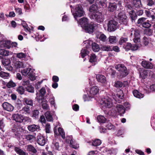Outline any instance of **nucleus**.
<instances>
[{
	"label": "nucleus",
	"mask_w": 155,
	"mask_h": 155,
	"mask_svg": "<svg viewBox=\"0 0 155 155\" xmlns=\"http://www.w3.org/2000/svg\"><path fill=\"white\" fill-rule=\"evenodd\" d=\"M39 113V111L37 110H34L32 112V117L36 119L38 117Z\"/></svg>",
	"instance_id": "49"
},
{
	"label": "nucleus",
	"mask_w": 155,
	"mask_h": 155,
	"mask_svg": "<svg viewBox=\"0 0 155 155\" xmlns=\"http://www.w3.org/2000/svg\"><path fill=\"white\" fill-rule=\"evenodd\" d=\"M25 149L27 151L29 152L31 154H33L36 153L37 150L31 145H29L25 146Z\"/></svg>",
	"instance_id": "15"
},
{
	"label": "nucleus",
	"mask_w": 155,
	"mask_h": 155,
	"mask_svg": "<svg viewBox=\"0 0 155 155\" xmlns=\"http://www.w3.org/2000/svg\"><path fill=\"white\" fill-rule=\"evenodd\" d=\"M100 103L102 105V107L110 108L113 106V104L111 99L108 97L102 98Z\"/></svg>",
	"instance_id": "5"
},
{
	"label": "nucleus",
	"mask_w": 155,
	"mask_h": 155,
	"mask_svg": "<svg viewBox=\"0 0 155 155\" xmlns=\"http://www.w3.org/2000/svg\"><path fill=\"white\" fill-rule=\"evenodd\" d=\"M89 53L88 49L87 48H84L81 51V55L82 57L83 58L87 55Z\"/></svg>",
	"instance_id": "23"
},
{
	"label": "nucleus",
	"mask_w": 155,
	"mask_h": 155,
	"mask_svg": "<svg viewBox=\"0 0 155 155\" xmlns=\"http://www.w3.org/2000/svg\"><path fill=\"white\" fill-rule=\"evenodd\" d=\"M7 86L8 88L12 87H15L16 86V84L12 81H10L7 83Z\"/></svg>",
	"instance_id": "55"
},
{
	"label": "nucleus",
	"mask_w": 155,
	"mask_h": 155,
	"mask_svg": "<svg viewBox=\"0 0 155 155\" xmlns=\"http://www.w3.org/2000/svg\"><path fill=\"white\" fill-rule=\"evenodd\" d=\"M131 44L129 43H127L125 45H124V48L126 51H127L130 49L131 50Z\"/></svg>",
	"instance_id": "58"
},
{
	"label": "nucleus",
	"mask_w": 155,
	"mask_h": 155,
	"mask_svg": "<svg viewBox=\"0 0 155 155\" xmlns=\"http://www.w3.org/2000/svg\"><path fill=\"white\" fill-rule=\"evenodd\" d=\"M142 66L146 68L152 69L153 67V64L150 62L145 61H143L141 63Z\"/></svg>",
	"instance_id": "17"
},
{
	"label": "nucleus",
	"mask_w": 155,
	"mask_h": 155,
	"mask_svg": "<svg viewBox=\"0 0 155 155\" xmlns=\"http://www.w3.org/2000/svg\"><path fill=\"white\" fill-rule=\"evenodd\" d=\"M22 111L23 113L25 114L29 113L30 112V107L28 106H25L23 108Z\"/></svg>",
	"instance_id": "47"
},
{
	"label": "nucleus",
	"mask_w": 155,
	"mask_h": 155,
	"mask_svg": "<svg viewBox=\"0 0 155 155\" xmlns=\"http://www.w3.org/2000/svg\"><path fill=\"white\" fill-rule=\"evenodd\" d=\"M119 92L120 94H116L115 97H113V98L116 101H119L120 99H122L123 97V94L122 91H120Z\"/></svg>",
	"instance_id": "27"
},
{
	"label": "nucleus",
	"mask_w": 155,
	"mask_h": 155,
	"mask_svg": "<svg viewBox=\"0 0 155 155\" xmlns=\"http://www.w3.org/2000/svg\"><path fill=\"white\" fill-rule=\"evenodd\" d=\"M23 101L27 105L31 106H33V101L31 99L25 98H24Z\"/></svg>",
	"instance_id": "37"
},
{
	"label": "nucleus",
	"mask_w": 155,
	"mask_h": 155,
	"mask_svg": "<svg viewBox=\"0 0 155 155\" xmlns=\"http://www.w3.org/2000/svg\"><path fill=\"white\" fill-rule=\"evenodd\" d=\"M25 139L27 140L30 143H32L36 140V137L33 135L28 134L25 136Z\"/></svg>",
	"instance_id": "22"
},
{
	"label": "nucleus",
	"mask_w": 155,
	"mask_h": 155,
	"mask_svg": "<svg viewBox=\"0 0 155 155\" xmlns=\"http://www.w3.org/2000/svg\"><path fill=\"white\" fill-rule=\"evenodd\" d=\"M45 117L48 121H51L53 120V118L50 111H47L45 113Z\"/></svg>",
	"instance_id": "30"
},
{
	"label": "nucleus",
	"mask_w": 155,
	"mask_h": 155,
	"mask_svg": "<svg viewBox=\"0 0 155 155\" xmlns=\"http://www.w3.org/2000/svg\"><path fill=\"white\" fill-rule=\"evenodd\" d=\"M101 143V140L99 139H97L93 142L92 145L94 146H97L100 145Z\"/></svg>",
	"instance_id": "44"
},
{
	"label": "nucleus",
	"mask_w": 155,
	"mask_h": 155,
	"mask_svg": "<svg viewBox=\"0 0 155 155\" xmlns=\"http://www.w3.org/2000/svg\"><path fill=\"white\" fill-rule=\"evenodd\" d=\"M12 52H9V51L4 49H0V54L4 56H8L9 55H12Z\"/></svg>",
	"instance_id": "24"
},
{
	"label": "nucleus",
	"mask_w": 155,
	"mask_h": 155,
	"mask_svg": "<svg viewBox=\"0 0 155 155\" xmlns=\"http://www.w3.org/2000/svg\"><path fill=\"white\" fill-rule=\"evenodd\" d=\"M115 68L119 71L121 77H124L127 76L128 74L127 68L123 64H119L115 66Z\"/></svg>",
	"instance_id": "2"
},
{
	"label": "nucleus",
	"mask_w": 155,
	"mask_h": 155,
	"mask_svg": "<svg viewBox=\"0 0 155 155\" xmlns=\"http://www.w3.org/2000/svg\"><path fill=\"white\" fill-rule=\"evenodd\" d=\"M150 71L148 70H145L143 69L141 70L140 71V75L143 79H144L149 73Z\"/></svg>",
	"instance_id": "21"
},
{
	"label": "nucleus",
	"mask_w": 155,
	"mask_h": 155,
	"mask_svg": "<svg viewBox=\"0 0 155 155\" xmlns=\"http://www.w3.org/2000/svg\"><path fill=\"white\" fill-rule=\"evenodd\" d=\"M117 111L115 112H117L120 115L123 114L125 112L124 107L122 105L118 104L117 105L116 107Z\"/></svg>",
	"instance_id": "16"
},
{
	"label": "nucleus",
	"mask_w": 155,
	"mask_h": 155,
	"mask_svg": "<svg viewBox=\"0 0 155 155\" xmlns=\"http://www.w3.org/2000/svg\"><path fill=\"white\" fill-rule=\"evenodd\" d=\"M147 18H145L142 17L139 18L137 22V23L138 24H140V25L142 26L143 25L145 21L147 20Z\"/></svg>",
	"instance_id": "43"
},
{
	"label": "nucleus",
	"mask_w": 155,
	"mask_h": 155,
	"mask_svg": "<svg viewBox=\"0 0 155 155\" xmlns=\"http://www.w3.org/2000/svg\"><path fill=\"white\" fill-rule=\"evenodd\" d=\"M123 84L121 82L117 81L115 83L114 86L117 87H121L122 86Z\"/></svg>",
	"instance_id": "63"
},
{
	"label": "nucleus",
	"mask_w": 155,
	"mask_h": 155,
	"mask_svg": "<svg viewBox=\"0 0 155 155\" xmlns=\"http://www.w3.org/2000/svg\"><path fill=\"white\" fill-rule=\"evenodd\" d=\"M90 17L91 18L94 20L99 23L102 22L104 20V15L99 12L90 15Z\"/></svg>",
	"instance_id": "4"
},
{
	"label": "nucleus",
	"mask_w": 155,
	"mask_h": 155,
	"mask_svg": "<svg viewBox=\"0 0 155 155\" xmlns=\"http://www.w3.org/2000/svg\"><path fill=\"white\" fill-rule=\"evenodd\" d=\"M91 97V95L89 94H84V95L83 98L84 101H88L91 100V98H92Z\"/></svg>",
	"instance_id": "53"
},
{
	"label": "nucleus",
	"mask_w": 155,
	"mask_h": 155,
	"mask_svg": "<svg viewBox=\"0 0 155 155\" xmlns=\"http://www.w3.org/2000/svg\"><path fill=\"white\" fill-rule=\"evenodd\" d=\"M108 41L109 43L110 44H114L117 42V38L114 36H110L108 38Z\"/></svg>",
	"instance_id": "38"
},
{
	"label": "nucleus",
	"mask_w": 155,
	"mask_h": 155,
	"mask_svg": "<svg viewBox=\"0 0 155 155\" xmlns=\"http://www.w3.org/2000/svg\"><path fill=\"white\" fill-rule=\"evenodd\" d=\"M129 15L132 21H134L137 18V15L135 12L133 10H131L129 12Z\"/></svg>",
	"instance_id": "35"
},
{
	"label": "nucleus",
	"mask_w": 155,
	"mask_h": 155,
	"mask_svg": "<svg viewBox=\"0 0 155 155\" xmlns=\"http://www.w3.org/2000/svg\"><path fill=\"white\" fill-rule=\"evenodd\" d=\"M99 90L98 87L97 86H94L91 87L89 91L91 97H93L94 95L97 94Z\"/></svg>",
	"instance_id": "11"
},
{
	"label": "nucleus",
	"mask_w": 155,
	"mask_h": 155,
	"mask_svg": "<svg viewBox=\"0 0 155 155\" xmlns=\"http://www.w3.org/2000/svg\"><path fill=\"white\" fill-rule=\"evenodd\" d=\"M142 26L144 28H147L150 27L151 25L149 23V21L147 20Z\"/></svg>",
	"instance_id": "59"
},
{
	"label": "nucleus",
	"mask_w": 155,
	"mask_h": 155,
	"mask_svg": "<svg viewBox=\"0 0 155 155\" xmlns=\"http://www.w3.org/2000/svg\"><path fill=\"white\" fill-rule=\"evenodd\" d=\"M0 76L3 78L7 79L9 77V74L1 71L0 72Z\"/></svg>",
	"instance_id": "40"
},
{
	"label": "nucleus",
	"mask_w": 155,
	"mask_h": 155,
	"mask_svg": "<svg viewBox=\"0 0 155 155\" xmlns=\"http://www.w3.org/2000/svg\"><path fill=\"white\" fill-rule=\"evenodd\" d=\"M134 96L138 98H141L143 97V94L139 93L137 90H134L133 92Z\"/></svg>",
	"instance_id": "32"
},
{
	"label": "nucleus",
	"mask_w": 155,
	"mask_h": 155,
	"mask_svg": "<svg viewBox=\"0 0 155 155\" xmlns=\"http://www.w3.org/2000/svg\"><path fill=\"white\" fill-rule=\"evenodd\" d=\"M13 63V66L15 69H17L24 67L23 63L21 62L16 61Z\"/></svg>",
	"instance_id": "25"
},
{
	"label": "nucleus",
	"mask_w": 155,
	"mask_h": 155,
	"mask_svg": "<svg viewBox=\"0 0 155 155\" xmlns=\"http://www.w3.org/2000/svg\"><path fill=\"white\" fill-rule=\"evenodd\" d=\"M96 78L98 82L102 83H105L107 80L105 76L101 74H97L96 76Z\"/></svg>",
	"instance_id": "18"
},
{
	"label": "nucleus",
	"mask_w": 155,
	"mask_h": 155,
	"mask_svg": "<svg viewBox=\"0 0 155 155\" xmlns=\"http://www.w3.org/2000/svg\"><path fill=\"white\" fill-rule=\"evenodd\" d=\"M71 11L75 19L78 17H79L83 16L84 13L82 6L79 5H77L75 6L73 11L71 9Z\"/></svg>",
	"instance_id": "1"
},
{
	"label": "nucleus",
	"mask_w": 155,
	"mask_h": 155,
	"mask_svg": "<svg viewBox=\"0 0 155 155\" xmlns=\"http://www.w3.org/2000/svg\"><path fill=\"white\" fill-rule=\"evenodd\" d=\"M42 108L44 109L48 110L49 109V107L47 104V101L44 99H43L41 101Z\"/></svg>",
	"instance_id": "33"
},
{
	"label": "nucleus",
	"mask_w": 155,
	"mask_h": 155,
	"mask_svg": "<svg viewBox=\"0 0 155 155\" xmlns=\"http://www.w3.org/2000/svg\"><path fill=\"white\" fill-rule=\"evenodd\" d=\"M145 13L148 17L151 18L152 20L155 19V16L152 15L151 12L149 11L145 10Z\"/></svg>",
	"instance_id": "48"
},
{
	"label": "nucleus",
	"mask_w": 155,
	"mask_h": 155,
	"mask_svg": "<svg viewBox=\"0 0 155 155\" xmlns=\"http://www.w3.org/2000/svg\"><path fill=\"white\" fill-rule=\"evenodd\" d=\"M0 47L9 49L11 47V41L8 40L1 41H0Z\"/></svg>",
	"instance_id": "12"
},
{
	"label": "nucleus",
	"mask_w": 155,
	"mask_h": 155,
	"mask_svg": "<svg viewBox=\"0 0 155 155\" xmlns=\"http://www.w3.org/2000/svg\"><path fill=\"white\" fill-rule=\"evenodd\" d=\"M130 38H132L134 42L137 43L140 42V36L139 31L138 30L131 28L130 30Z\"/></svg>",
	"instance_id": "3"
},
{
	"label": "nucleus",
	"mask_w": 155,
	"mask_h": 155,
	"mask_svg": "<svg viewBox=\"0 0 155 155\" xmlns=\"http://www.w3.org/2000/svg\"><path fill=\"white\" fill-rule=\"evenodd\" d=\"M116 5L114 4L110 3L108 6V10L110 12H113L116 9Z\"/></svg>",
	"instance_id": "42"
},
{
	"label": "nucleus",
	"mask_w": 155,
	"mask_h": 155,
	"mask_svg": "<svg viewBox=\"0 0 155 155\" xmlns=\"http://www.w3.org/2000/svg\"><path fill=\"white\" fill-rule=\"evenodd\" d=\"M49 102L51 105L55 106L54 97L52 95H50Z\"/></svg>",
	"instance_id": "50"
},
{
	"label": "nucleus",
	"mask_w": 155,
	"mask_h": 155,
	"mask_svg": "<svg viewBox=\"0 0 155 155\" xmlns=\"http://www.w3.org/2000/svg\"><path fill=\"white\" fill-rule=\"evenodd\" d=\"M82 28L86 32L89 33H92L94 28V26L92 24H87L84 26H82Z\"/></svg>",
	"instance_id": "9"
},
{
	"label": "nucleus",
	"mask_w": 155,
	"mask_h": 155,
	"mask_svg": "<svg viewBox=\"0 0 155 155\" xmlns=\"http://www.w3.org/2000/svg\"><path fill=\"white\" fill-rule=\"evenodd\" d=\"M12 118L16 122L21 123L23 121L24 117L21 114H14L12 116Z\"/></svg>",
	"instance_id": "8"
},
{
	"label": "nucleus",
	"mask_w": 155,
	"mask_h": 155,
	"mask_svg": "<svg viewBox=\"0 0 155 155\" xmlns=\"http://www.w3.org/2000/svg\"><path fill=\"white\" fill-rule=\"evenodd\" d=\"M67 140L70 141V146L73 148L75 149L78 148L79 146L78 145L76 144L75 140L73 139L72 136H70L68 138H67Z\"/></svg>",
	"instance_id": "14"
},
{
	"label": "nucleus",
	"mask_w": 155,
	"mask_h": 155,
	"mask_svg": "<svg viewBox=\"0 0 155 155\" xmlns=\"http://www.w3.org/2000/svg\"><path fill=\"white\" fill-rule=\"evenodd\" d=\"M117 22L112 19L107 21V30L109 32L114 31L116 29Z\"/></svg>",
	"instance_id": "6"
},
{
	"label": "nucleus",
	"mask_w": 155,
	"mask_h": 155,
	"mask_svg": "<svg viewBox=\"0 0 155 155\" xmlns=\"http://www.w3.org/2000/svg\"><path fill=\"white\" fill-rule=\"evenodd\" d=\"M133 4L136 8H139L141 6V2L140 0H134L133 2Z\"/></svg>",
	"instance_id": "36"
},
{
	"label": "nucleus",
	"mask_w": 155,
	"mask_h": 155,
	"mask_svg": "<svg viewBox=\"0 0 155 155\" xmlns=\"http://www.w3.org/2000/svg\"><path fill=\"white\" fill-rule=\"evenodd\" d=\"M15 151L20 155H28L27 153L25 152L22 150L18 147H15Z\"/></svg>",
	"instance_id": "31"
},
{
	"label": "nucleus",
	"mask_w": 155,
	"mask_h": 155,
	"mask_svg": "<svg viewBox=\"0 0 155 155\" xmlns=\"http://www.w3.org/2000/svg\"><path fill=\"white\" fill-rule=\"evenodd\" d=\"M26 91L29 92H34V88L31 85H28L26 87Z\"/></svg>",
	"instance_id": "51"
},
{
	"label": "nucleus",
	"mask_w": 155,
	"mask_h": 155,
	"mask_svg": "<svg viewBox=\"0 0 155 155\" xmlns=\"http://www.w3.org/2000/svg\"><path fill=\"white\" fill-rule=\"evenodd\" d=\"M89 11L90 12V15L93 14H95L97 12H99L97 11L98 8L97 6L96 5H92L89 8Z\"/></svg>",
	"instance_id": "20"
},
{
	"label": "nucleus",
	"mask_w": 155,
	"mask_h": 155,
	"mask_svg": "<svg viewBox=\"0 0 155 155\" xmlns=\"http://www.w3.org/2000/svg\"><path fill=\"white\" fill-rule=\"evenodd\" d=\"M109 153L112 155H115L117 152L116 149L112 148L108 150Z\"/></svg>",
	"instance_id": "57"
},
{
	"label": "nucleus",
	"mask_w": 155,
	"mask_h": 155,
	"mask_svg": "<svg viewBox=\"0 0 155 155\" xmlns=\"http://www.w3.org/2000/svg\"><path fill=\"white\" fill-rule=\"evenodd\" d=\"M2 106L3 109L8 111H12L14 109V107L11 104L7 102H4Z\"/></svg>",
	"instance_id": "10"
},
{
	"label": "nucleus",
	"mask_w": 155,
	"mask_h": 155,
	"mask_svg": "<svg viewBox=\"0 0 155 155\" xmlns=\"http://www.w3.org/2000/svg\"><path fill=\"white\" fill-rule=\"evenodd\" d=\"M17 57L20 59L25 58L26 57V55L25 54L20 52L18 53L15 54Z\"/></svg>",
	"instance_id": "52"
},
{
	"label": "nucleus",
	"mask_w": 155,
	"mask_h": 155,
	"mask_svg": "<svg viewBox=\"0 0 155 155\" xmlns=\"http://www.w3.org/2000/svg\"><path fill=\"white\" fill-rule=\"evenodd\" d=\"M10 60L8 59H5L2 61V63L4 66V67L7 65L10 64Z\"/></svg>",
	"instance_id": "54"
},
{
	"label": "nucleus",
	"mask_w": 155,
	"mask_h": 155,
	"mask_svg": "<svg viewBox=\"0 0 155 155\" xmlns=\"http://www.w3.org/2000/svg\"><path fill=\"white\" fill-rule=\"evenodd\" d=\"M28 130L31 132H34L39 130L40 127L38 125L33 124L28 125Z\"/></svg>",
	"instance_id": "19"
},
{
	"label": "nucleus",
	"mask_w": 155,
	"mask_h": 155,
	"mask_svg": "<svg viewBox=\"0 0 155 155\" xmlns=\"http://www.w3.org/2000/svg\"><path fill=\"white\" fill-rule=\"evenodd\" d=\"M99 39L103 42H105L107 40L106 36L104 34H101L100 37Z\"/></svg>",
	"instance_id": "60"
},
{
	"label": "nucleus",
	"mask_w": 155,
	"mask_h": 155,
	"mask_svg": "<svg viewBox=\"0 0 155 155\" xmlns=\"http://www.w3.org/2000/svg\"><path fill=\"white\" fill-rule=\"evenodd\" d=\"M97 119L98 121L100 123H104L106 120V119L104 116L101 115L98 116Z\"/></svg>",
	"instance_id": "39"
},
{
	"label": "nucleus",
	"mask_w": 155,
	"mask_h": 155,
	"mask_svg": "<svg viewBox=\"0 0 155 155\" xmlns=\"http://www.w3.org/2000/svg\"><path fill=\"white\" fill-rule=\"evenodd\" d=\"M52 147L54 149L59 151L60 150L59 143L58 142L53 143Z\"/></svg>",
	"instance_id": "45"
},
{
	"label": "nucleus",
	"mask_w": 155,
	"mask_h": 155,
	"mask_svg": "<svg viewBox=\"0 0 155 155\" xmlns=\"http://www.w3.org/2000/svg\"><path fill=\"white\" fill-rule=\"evenodd\" d=\"M41 95L42 96H44L46 93V90L44 87H42L39 91Z\"/></svg>",
	"instance_id": "64"
},
{
	"label": "nucleus",
	"mask_w": 155,
	"mask_h": 155,
	"mask_svg": "<svg viewBox=\"0 0 155 155\" xmlns=\"http://www.w3.org/2000/svg\"><path fill=\"white\" fill-rule=\"evenodd\" d=\"M5 126V124L3 122V119H0V129L4 131L3 129Z\"/></svg>",
	"instance_id": "61"
},
{
	"label": "nucleus",
	"mask_w": 155,
	"mask_h": 155,
	"mask_svg": "<svg viewBox=\"0 0 155 155\" xmlns=\"http://www.w3.org/2000/svg\"><path fill=\"white\" fill-rule=\"evenodd\" d=\"M79 22L80 25L82 28V26H84L88 24V19L85 18H83L80 19Z\"/></svg>",
	"instance_id": "26"
},
{
	"label": "nucleus",
	"mask_w": 155,
	"mask_h": 155,
	"mask_svg": "<svg viewBox=\"0 0 155 155\" xmlns=\"http://www.w3.org/2000/svg\"><path fill=\"white\" fill-rule=\"evenodd\" d=\"M50 125L49 124H47L45 126V130L46 133H49L50 132Z\"/></svg>",
	"instance_id": "62"
},
{
	"label": "nucleus",
	"mask_w": 155,
	"mask_h": 155,
	"mask_svg": "<svg viewBox=\"0 0 155 155\" xmlns=\"http://www.w3.org/2000/svg\"><path fill=\"white\" fill-rule=\"evenodd\" d=\"M97 58L96 55L94 54L91 55L89 59V61L92 63H95L97 61Z\"/></svg>",
	"instance_id": "41"
},
{
	"label": "nucleus",
	"mask_w": 155,
	"mask_h": 155,
	"mask_svg": "<svg viewBox=\"0 0 155 155\" xmlns=\"http://www.w3.org/2000/svg\"><path fill=\"white\" fill-rule=\"evenodd\" d=\"M17 91L20 94H24L25 90L22 86L19 87L17 89Z\"/></svg>",
	"instance_id": "56"
},
{
	"label": "nucleus",
	"mask_w": 155,
	"mask_h": 155,
	"mask_svg": "<svg viewBox=\"0 0 155 155\" xmlns=\"http://www.w3.org/2000/svg\"><path fill=\"white\" fill-rule=\"evenodd\" d=\"M31 71V68H28L26 69L21 70V73L23 75L26 76L27 75H28L29 76L30 75V74H31V73L30 72Z\"/></svg>",
	"instance_id": "29"
},
{
	"label": "nucleus",
	"mask_w": 155,
	"mask_h": 155,
	"mask_svg": "<svg viewBox=\"0 0 155 155\" xmlns=\"http://www.w3.org/2000/svg\"><path fill=\"white\" fill-rule=\"evenodd\" d=\"M46 140L45 138L41 134H40L37 136V143L41 146H44L46 143Z\"/></svg>",
	"instance_id": "13"
},
{
	"label": "nucleus",
	"mask_w": 155,
	"mask_h": 155,
	"mask_svg": "<svg viewBox=\"0 0 155 155\" xmlns=\"http://www.w3.org/2000/svg\"><path fill=\"white\" fill-rule=\"evenodd\" d=\"M58 131L59 134L61 135L63 139L65 138V133L63 129L61 127H59L58 128Z\"/></svg>",
	"instance_id": "46"
},
{
	"label": "nucleus",
	"mask_w": 155,
	"mask_h": 155,
	"mask_svg": "<svg viewBox=\"0 0 155 155\" xmlns=\"http://www.w3.org/2000/svg\"><path fill=\"white\" fill-rule=\"evenodd\" d=\"M101 49L105 51H111L112 50V47L109 45H103L101 47Z\"/></svg>",
	"instance_id": "28"
},
{
	"label": "nucleus",
	"mask_w": 155,
	"mask_h": 155,
	"mask_svg": "<svg viewBox=\"0 0 155 155\" xmlns=\"http://www.w3.org/2000/svg\"><path fill=\"white\" fill-rule=\"evenodd\" d=\"M92 48L94 52H98L99 51L100 47L99 45L95 42L92 43Z\"/></svg>",
	"instance_id": "34"
},
{
	"label": "nucleus",
	"mask_w": 155,
	"mask_h": 155,
	"mask_svg": "<svg viewBox=\"0 0 155 155\" xmlns=\"http://www.w3.org/2000/svg\"><path fill=\"white\" fill-rule=\"evenodd\" d=\"M118 17L120 19V22L121 24L127 25V16L123 12L119 13L118 14Z\"/></svg>",
	"instance_id": "7"
}]
</instances>
